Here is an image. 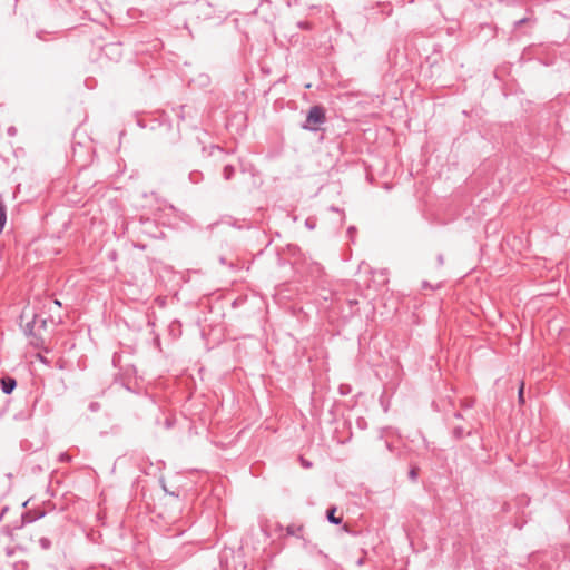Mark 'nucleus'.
Wrapping results in <instances>:
<instances>
[{"instance_id": "obj_34", "label": "nucleus", "mask_w": 570, "mask_h": 570, "mask_svg": "<svg viewBox=\"0 0 570 570\" xmlns=\"http://www.w3.org/2000/svg\"><path fill=\"white\" fill-rule=\"evenodd\" d=\"M430 285L428 284V282H423V287H429Z\"/></svg>"}, {"instance_id": "obj_21", "label": "nucleus", "mask_w": 570, "mask_h": 570, "mask_svg": "<svg viewBox=\"0 0 570 570\" xmlns=\"http://www.w3.org/2000/svg\"><path fill=\"white\" fill-rule=\"evenodd\" d=\"M525 22H527V19H525V18H522V19H520V20H518V21H515V22H514V27H515V28H519V27H521V26H522L523 23H525Z\"/></svg>"}, {"instance_id": "obj_24", "label": "nucleus", "mask_w": 570, "mask_h": 570, "mask_svg": "<svg viewBox=\"0 0 570 570\" xmlns=\"http://www.w3.org/2000/svg\"><path fill=\"white\" fill-rule=\"evenodd\" d=\"M6 552H7V556H8V557H11V556L13 554V549H11V548H7V549H6Z\"/></svg>"}, {"instance_id": "obj_17", "label": "nucleus", "mask_w": 570, "mask_h": 570, "mask_svg": "<svg viewBox=\"0 0 570 570\" xmlns=\"http://www.w3.org/2000/svg\"><path fill=\"white\" fill-rule=\"evenodd\" d=\"M174 423H175V419L168 416L165 420V428L169 430L174 426Z\"/></svg>"}, {"instance_id": "obj_12", "label": "nucleus", "mask_w": 570, "mask_h": 570, "mask_svg": "<svg viewBox=\"0 0 570 570\" xmlns=\"http://www.w3.org/2000/svg\"><path fill=\"white\" fill-rule=\"evenodd\" d=\"M186 106H179L178 107V110L176 112L177 117L183 121L185 120V117H186Z\"/></svg>"}, {"instance_id": "obj_7", "label": "nucleus", "mask_w": 570, "mask_h": 570, "mask_svg": "<svg viewBox=\"0 0 570 570\" xmlns=\"http://www.w3.org/2000/svg\"><path fill=\"white\" fill-rule=\"evenodd\" d=\"M470 434H471V432L466 433V435H470ZM452 435H453L454 439L461 440V439L464 438L465 431H464V429L462 426H455L453 429V431H452Z\"/></svg>"}, {"instance_id": "obj_1", "label": "nucleus", "mask_w": 570, "mask_h": 570, "mask_svg": "<svg viewBox=\"0 0 570 570\" xmlns=\"http://www.w3.org/2000/svg\"><path fill=\"white\" fill-rule=\"evenodd\" d=\"M326 120L325 110L322 106H313L309 108L306 121L302 126L303 129L308 131H317L318 126L324 124Z\"/></svg>"}, {"instance_id": "obj_2", "label": "nucleus", "mask_w": 570, "mask_h": 570, "mask_svg": "<svg viewBox=\"0 0 570 570\" xmlns=\"http://www.w3.org/2000/svg\"><path fill=\"white\" fill-rule=\"evenodd\" d=\"M1 390L4 394H10L17 386V381L11 376H4L0 380Z\"/></svg>"}, {"instance_id": "obj_35", "label": "nucleus", "mask_w": 570, "mask_h": 570, "mask_svg": "<svg viewBox=\"0 0 570 570\" xmlns=\"http://www.w3.org/2000/svg\"><path fill=\"white\" fill-rule=\"evenodd\" d=\"M55 304L60 306V302L57 299L55 301Z\"/></svg>"}, {"instance_id": "obj_30", "label": "nucleus", "mask_w": 570, "mask_h": 570, "mask_svg": "<svg viewBox=\"0 0 570 570\" xmlns=\"http://www.w3.org/2000/svg\"><path fill=\"white\" fill-rule=\"evenodd\" d=\"M303 465L308 468V466H311V463L306 462V461H303Z\"/></svg>"}, {"instance_id": "obj_32", "label": "nucleus", "mask_w": 570, "mask_h": 570, "mask_svg": "<svg viewBox=\"0 0 570 570\" xmlns=\"http://www.w3.org/2000/svg\"><path fill=\"white\" fill-rule=\"evenodd\" d=\"M331 209H332L333 212H338V208H337V207H334V206H332V207H331Z\"/></svg>"}, {"instance_id": "obj_16", "label": "nucleus", "mask_w": 570, "mask_h": 570, "mask_svg": "<svg viewBox=\"0 0 570 570\" xmlns=\"http://www.w3.org/2000/svg\"><path fill=\"white\" fill-rule=\"evenodd\" d=\"M59 461L60 462H70L71 461V456L68 453H66V452L60 453Z\"/></svg>"}, {"instance_id": "obj_13", "label": "nucleus", "mask_w": 570, "mask_h": 570, "mask_svg": "<svg viewBox=\"0 0 570 570\" xmlns=\"http://www.w3.org/2000/svg\"><path fill=\"white\" fill-rule=\"evenodd\" d=\"M417 468H411V470L409 471V478L411 479V481L415 482L417 480Z\"/></svg>"}, {"instance_id": "obj_20", "label": "nucleus", "mask_w": 570, "mask_h": 570, "mask_svg": "<svg viewBox=\"0 0 570 570\" xmlns=\"http://www.w3.org/2000/svg\"><path fill=\"white\" fill-rule=\"evenodd\" d=\"M210 149H212V151H210V154H212V155H213V153H214V151H217V153H219V154H224V149H223V148H220L219 146H214V145H213V146L210 147Z\"/></svg>"}, {"instance_id": "obj_10", "label": "nucleus", "mask_w": 570, "mask_h": 570, "mask_svg": "<svg viewBox=\"0 0 570 570\" xmlns=\"http://www.w3.org/2000/svg\"><path fill=\"white\" fill-rule=\"evenodd\" d=\"M39 544L43 550H48L51 547V541L48 538H40Z\"/></svg>"}, {"instance_id": "obj_23", "label": "nucleus", "mask_w": 570, "mask_h": 570, "mask_svg": "<svg viewBox=\"0 0 570 570\" xmlns=\"http://www.w3.org/2000/svg\"><path fill=\"white\" fill-rule=\"evenodd\" d=\"M438 263H439V265H443V255L442 254L438 255Z\"/></svg>"}, {"instance_id": "obj_18", "label": "nucleus", "mask_w": 570, "mask_h": 570, "mask_svg": "<svg viewBox=\"0 0 570 570\" xmlns=\"http://www.w3.org/2000/svg\"><path fill=\"white\" fill-rule=\"evenodd\" d=\"M350 391H351V387H350L348 385L342 384V385L340 386V393H341L342 395H346V394H348V393H350Z\"/></svg>"}, {"instance_id": "obj_8", "label": "nucleus", "mask_w": 570, "mask_h": 570, "mask_svg": "<svg viewBox=\"0 0 570 570\" xmlns=\"http://www.w3.org/2000/svg\"><path fill=\"white\" fill-rule=\"evenodd\" d=\"M203 179V174L200 171H191L189 174V180L193 184H198Z\"/></svg>"}, {"instance_id": "obj_33", "label": "nucleus", "mask_w": 570, "mask_h": 570, "mask_svg": "<svg viewBox=\"0 0 570 570\" xmlns=\"http://www.w3.org/2000/svg\"><path fill=\"white\" fill-rule=\"evenodd\" d=\"M386 446H387V449H389L390 451L392 450V446H391V444H390L389 442H386Z\"/></svg>"}, {"instance_id": "obj_6", "label": "nucleus", "mask_w": 570, "mask_h": 570, "mask_svg": "<svg viewBox=\"0 0 570 570\" xmlns=\"http://www.w3.org/2000/svg\"><path fill=\"white\" fill-rule=\"evenodd\" d=\"M303 530V527L302 525H295V524H289L287 528H286V533L288 535H293V537H298L299 533L302 532Z\"/></svg>"}, {"instance_id": "obj_19", "label": "nucleus", "mask_w": 570, "mask_h": 570, "mask_svg": "<svg viewBox=\"0 0 570 570\" xmlns=\"http://www.w3.org/2000/svg\"><path fill=\"white\" fill-rule=\"evenodd\" d=\"M474 405V401L473 400H465L462 402V407L464 409H470Z\"/></svg>"}, {"instance_id": "obj_26", "label": "nucleus", "mask_w": 570, "mask_h": 570, "mask_svg": "<svg viewBox=\"0 0 570 570\" xmlns=\"http://www.w3.org/2000/svg\"><path fill=\"white\" fill-rule=\"evenodd\" d=\"M453 416H454L455 419H463V416H462V414H461L460 412H455V413L453 414Z\"/></svg>"}, {"instance_id": "obj_14", "label": "nucleus", "mask_w": 570, "mask_h": 570, "mask_svg": "<svg viewBox=\"0 0 570 570\" xmlns=\"http://www.w3.org/2000/svg\"><path fill=\"white\" fill-rule=\"evenodd\" d=\"M37 518H31L30 514L27 512V513H23L22 514V523H30V522H33Z\"/></svg>"}, {"instance_id": "obj_4", "label": "nucleus", "mask_w": 570, "mask_h": 570, "mask_svg": "<svg viewBox=\"0 0 570 570\" xmlns=\"http://www.w3.org/2000/svg\"><path fill=\"white\" fill-rule=\"evenodd\" d=\"M336 510V507H331L330 509H327L326 519L330 523L337 525L342 523V518L335 515Z\"/></svg>"}, {"instance_id": "obj_5", "label": "nucleus", "mask_w": 570, "mask_h": 570, "mask_svg": "<svg viewBox=\"0 0 570 570\" xmlns=\"http://www.w3.org/2000/svg\"><path fill=\"white\" fill-rule=\"evenodd\" d=\"M235 176V167L232 164H226L223 168V177L225 180H230Z\"/></svg>"}, {"instance_id": "obj_25", "label": "nucleus", "mask_w": 570, "mask_h": 570, "mask_svg": "<svg viewBox=\"0 0 570 570\" xmlns=\"http://www.w3.org/2000/svg\"><path fill=\"white\" fill-rule=\"evenodd\" d=\"M305 224H306V226H307L308 228H311V229H312V228H314V224H312V223L309 222V219H307Z\"/></svg>"}, {"instance_id": "obj_28", "label": "nucleus", "mask_w": 570, "mask_h": 570, "mask_svg": "<svg viewBox=\"0 0 570 570\" xmlns=\"http://www.w3.org/2000/svg\"><path fill=\"white\" fill-rule=\"evenodd\" d=\"M363 562H364V560H363L362 558H361V559H358V560H357V566H362V564H363Z\"/></svg>"}, {"instance_id": "obj_15", "label": "nucleus", "mask_w": 570, "mask_h": 570, "mask_svg": "<svg viewBox=\"0 0 570 570\" xmlns=\"http://www.w3.org/2000/svg\"><path fill=\"white\" fill-rule=\"evenodd\" d=\"M88 409L91 411V412H97L100 410V404L98 402H90Z\"/></svg>"}, {"instance_id": "obj_3", "label": "nucleus", "mask_w": 570, "mask_h": 570, "mask_svg": "<svg viewBox=\"0 0 570 570\" xmlns=\"http://www.w3.org/2000/svg\"><path fill=\"white\" fill-rule=\"evenodd\" d=\"M7 223V207L3 202L2 195L0 194V234L3 232Z\"/></svg>"}, {"instance_id": "obj_31", "label": "nucleus", "mask_w": 570, "mask_h": 570, "mask_svg": "<svg viewBox=\"0 0 570 570\" xmlns=\"http://www.w3.org/2000/svg\"><path fill=\"white\" fill-rule=\"evenodd\" d=\"M219 262H220L222 264H225V263H226V261H225V258H224V257H220V258H219Z\"/></svg>"}, {"instance_id": "obj_27", "label": "nucleus", "mask_w": 570, "mask_h": 570, "mask_svg": "<svg viewBox=\"0 0 570 570\" xmlns=\"http://www.w3.org/2000/svg\"><path fill=\"white\" fill-rule=\"evenodd\" d=\"M42 33H45V32H43V31L38 32V33H37V37H38L39 39H42Z\"/></svg>"}, {"instance_id": "obj_22", "label": "nucleus", "mask_w": 570, "mask_h": 570, "mask_svg": "<svg viewBox=\"0 0 570 570\" xmlns=\"http://www.w3.org/2000/svg\"><path fill=\"white\" fill-rule=\"evenodd\" d=\"M298 27L302 28V29H307L308 28V23L307 22H298Z\"/></svg>"}, {"instance_id": "obj_29", "label": "nucleus", "mask_w": 570, "mask_h": 570, "mask_svg": "<svg viewBox=\"0 0 570 570\" xmlns=\"http://www.w3.org/2000/svg\"><path fill=\"white\" fill-rule=\"evenodd\" d=\"M354 232H355V227H350L348 228V234L354 233Z\"/></svg>"}, {"instance_id": "obj_9", "label": "nucleus", "mask_w": 570, "mask_h": 570, "mask_svg": "<svg viewBox=\"0 0 570 570\" xmlns=\"http://www.w3.org/2000/svg\"><path fill=\"white\" fill-rule=\"evenodd\" d=\"M518 400L520 404H524V382L521 381L519 391H518Z\"/></svg>"}, {"instance_id": "obj_11", "label": "nucleus", "mask_w": 570, "mask_h": 570, "mask_svg": "<svg viewBox=\"0 0 570 570\" xmlns=\"http://www.w3.org/2000/svg\"><path fill=\"white\" fill-rule=\"evenodd\" d=\"M28 563L26 561H18L13 563V570H27Z\"/></svg>"}]
</instances>
